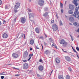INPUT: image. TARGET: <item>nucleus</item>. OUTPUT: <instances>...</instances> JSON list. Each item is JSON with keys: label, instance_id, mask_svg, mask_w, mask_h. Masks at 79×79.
<instances>
[{"label": "nucleus", "instance_id": "10", "mask_svg": "<svg viewBox=\"0 0 79 79\" xmlns=\"http://www.w3.org/2000/svg\"><path fill=\"white\" fill-rule=\"evenodd\" d=\"M60 59L58 58H56V61L57 63H60Z\"/></svg>", "mask_w": 79, "mask_h": 79}, {"label": "nucleus", "instance_id": "28", "mask_svg": "<svg viewBox=\"0 0 79 79\" xmlns=\"http://www.w3.org/2000/svg\"><path fill=\"white\" fill-rule=\"evenodd\" d=\"M31 54H30L29 55V56L30 57L28 59V61H29L30 60H31Z\"/></svg>", "mask_w": 79, "mask_h": 79}, {"label": "nucleus", "instance_id": "41", "mask_svg": "<svg viewBox=\"0 0 79 79\" xmlns=\"http://www.w3.org/2000/svg\"><path fill=\"white\" fill-rule=\"evenodd\" d=\"M28 11H29V12H30V13H31V12H32V11H31V10L29 9H28Z\"/></svg>", "mask_w": 79, "mask_h": 79}, {"label": "nucleus", "instance_id": "17", "mask_svg": "<svg viewBox=\"0 0 79 79\" xmlns=\"http://www.w3.org/2000/svg\"><path fill=\"white\" fill-rule=\"evenodd\" d=\"M43 16L45 17H47V16H48L49 17V15H48V12H45L43 15Z\"/></svg>", "mask_w": 79, "mask_h": 79}, {"label": "nucleus", "instance_id": "8", "mask_svg": "<svg viewBox=\"0 0 79 79\" xmlns=\"http://www.w3.org/2000/svg\"><path fill=\"white\" fill-rule=\"evenodd\" d=\"M77 0H73V4H74L76 6H77V5H78V4L77 3Z\"/></svg>", "mask_w": 79, "mask_h": 79}, {"label": "nucleus", "instance_id": "49", "mask_svg": "<svg viewBox=\"0 0 79 79\" xmlns=\"http://www.w3.org/2000/svg\"><path fill=\"white\" fill-rule=\"evenodd\" d=\"M54 23V20H53L51 21V23Z\"/></svg>", "mask_w": 79, "mask_h": 79}, {"label": "nucleus", "instance_id": "42", "mask_svg": "<svg viewBox=\"0 0 79 79\" xmlns=\"http://www.w3.org/2000/svg\"><path fill=\"white\" fill-rule=\"evenodd\" d=\"M73 50L74 52H75V53H77L76 51V50H75V49H73Z\"/></svg>", "mask_w": 79, "mask_h": 79}, {"label": "nucleus", "instance_id": "54", "mask_svg": "<svg viewBox=\"0 0 79 79\" xmlns=\"http://www.w3.org/2000/svg\"><path fill=\"white\" fill-rule=\"evenodd\" d=\"M13 69H18L16 68L15 67H13Z\"/></svg>", "mask_w": 79, "mask_h": 79}, {"label": "nucleus", "instance_id": "5", "mask_svg": "<svg viewBox=\"0 0 79 79\" xmlns=\"http://www.w3.org/2000/svg\"><path fill=\"white\" fill-rule=\"evenodd\" d=\"M44 3V0H39L38 4L39 5H40V6H42V5H43Z\"/></svg>", "mask_w": 79, "mask_h": 79}, {"label": "nucleus", "instance_id": "11", "mask_svg": "<svg viewBox=\"0 0 79 79\" xmlns=\"http://www.w3.org/2000/svg\"><path fill=\"white\" fill-rule=\"evenodd\" d=\"M12 56L13 57L15 58H18V55L16 53H13L12 54Z\"/></svg>", "mask_w": 79, "mask_h": 79}, {"label": "nucleus", "instance_id": "21", "mask_svg": "<svg viewBox=\"0 0 79 79\" xmlns=\"http://www.w3.org/2000/svg\"><path fill=\"white\" fill-rule=\"evenodd\" d=\"M30 43L31 45H33L34 43V41L33 40H31L30 41Z\"/></svg>", "mask_w": 79, "mask_h": 79}, {"label": "nucleus", "instance_id": "39", "mask_svg": "<svg viewBox=\"0 0 79 79\" xmlns=\"http://www.w3.org/2000/svg\"><path fill=\"white\" fill-rule=\"evenodd\" d=\"M16 17H15V18L14 21V23H16Z\"/></svg>", "mask_w": 79, "mask_h": 79}, {"label": "nucleus", "instance_id": "48", "mask_svg": "<svg viewBox=\"0 0 79 79\" xmlns=\"http://www.w3.org/2000/svg\"><path fill=\"white\" fill-rule=\"evenodd\" d=\"M61 13H63V9H61Z\"/></svg>", "mask_w": 79, "mask_h": 79}, {"label": "nucleus", "instance_id": "51", "mask_svg": "<svg viewBox=\"0 0 79 79\" xmlns=\"http://www.w3.org/2000/svg\"><path fill=\"white\" fill-rule=\"evenodd\" d=\"M40 39H44V37L43 36H40Z\"/></svg>", "mask_w": 79, "mask_h": 79}, {"label": "nucleus", "instance_id": "14", "mask_svg": "<svg viewBox=\"0 0 79 79\" xmlns=\"http://www.w3.org/2000/svg\"><path fill=\"white\" fill-rule=\"evenodd\" d=\"M65 59L67 61H71V59L70 57L68 56H66L65 57Z\"/></svg>", "mask_w": 79, "mask_h": 79}, {"label": "nucleus", "instance_id": "13", "mask_svg": "<svg viewBox=\"0 0 79 79\" xmlns=\"http://www.w3.org/2000/svg\"><path fill=\"white\" fill-rule=\"evenodd\" d=\"M27 55H28V52H25L23 55L24 58H26L27 56Z\"/></svg>", "mask_w": 79, "mask_h": 79}, {"label": "nucleus", "instance_id": "3", "mask_svg": "<svg viewBox=\"0 0 79 79\" xmlns=\"http://www.w3.org/2000/svg\"><path fill=\"white\" fill-rule=\"evenodd\" d=\"M20 6V3L19 2H17L16 3L15 5V10H17L18 8Z\"/></svg>", "mask_w": 79, "mask_h": 79}, {"label": "nucleus", "instance_id": "46", "mask_svg": "<svg viewBox=\"0 0 79 79\" xmlns=\"http://www.w3.org/2000/svg\"><path fill=\"white\" fill-rule=\"evenodd\" d=\"M37 76L38 77H40V76L39 74H37Z\"/></svg>", "mask_w": 79, "mask_h": 79}, {"label": "nucleus", "instance_id": "43", "mask_svg": "<svg viewBox=\"0 0 79 79\" xmlns=\"http://www.w3.org/2000/svg\"><path fill=\"white\" fill-rule=\"evenodd\" d=\"M1 79H4V76H2L1 77Z\"/></svg>", "mask_w": 79, "mask_h": 79}, {"label": "nucleus", "instance_id": "50", "mask_svg": "<svg viewBox=\"0 0 79 79\" xmlns=\"http://www.w3.org/2000/svg\"><path fill=\"white\" fill-rule=\"evenodd\" d=\"M15 76H19V74H16V75H15Z\"/></svg>", "mask_w": 79, "mask_h": 79}, {"label": "nucleus", "instance_id": "29", "mask_svg": "<svg viewBox=\"0 0 79 79\" xmlns=\"http://www.w3.org/2000/svg\"><path fill=\"white\" fill-rule=\"evenodd\" d=\"M60 8H63V3L60 2Z\"/></svg>", "mask_w": 79, "mask_h": 79}, {"label": "nucleus", "instance_id": "63", "mask_svg": "<svg viewBox=\"0 0 79 79\" xmlns=\"http://www.w3.org/2000/svg\"><path fill=\"white\" fill-rule=\"evenodd\" d=\"M71 56H75L73 55H71Z\"/></svg>", "mask_w": 79, "mask_h": 79}, {"label": "nucleus", "instance_id": "22", "mask_svg": "<svg viewBox=\"0 0 79 79\" xmlns=\"http://www.w3.org/2000/svg\"><path fill=\"white\" fill-rule=\"evenodd\" d=\"M35 31L37 33H39V29L38 27H36L35 29Z\"/></svg>", "mask_w": 79, "mask_h": 79}, {"label": "nucleus", "instance_id": "2", "mask_svg": "<svg viewBox=\"0 0 79 79\" xmlns=\"http://www.w3.org/2000/svg\"><path fill=\"white\" fill-rule=\"evenodd\" d=\"M74 14L73 15V16L75 18H76L79 19V12H74Z\"/></svg>", "mask_w": 79, "mask_h": 79}, {"label": "nucleus", "instance_id": "56", "mask_svg": "<svg viewBox=\"0 0 79 79\" xmlns=\"http://www.w3.org/2000/svg\"><path fill=\"white\" fill-rule=\"evenodd\" d=\"M30 50H31H31H32V48H30Z\"/></svg>", "mask_w": 79, "mask_h": 79}, {"label": "nucleus", "instance_id": "20", "mask_svg": "<svg viewBox=\"0 0 79 79\" xmlns=\"http://www.w3.org/2000/svg\"><path fill=\"white\" fill-rule=\"evenodd\" d=\"M58 78L59 79H64L63 78V76L62 75H59L58 76Z\"/></svg>", "mask_w": 79, "mask_h": 79}, {"label": "nucleus", "instance_id": "12", "mask_svg": "<svg viewBox=\"0 0 79 79\" xmlns=\"http://www.w3.org/2000/svg\"><path fill=\"white\" fill-rule=\"evenodd\" d=\"M69 20L71 22H73L74 21V19L73 17H71L69 18Z\"/></svg>", "mask_w": 79, "mask_h": 79}, {"label": "nucleus", "instance_id": "52", "mask_svg": "<svg viewBox=\"0 0 79 79\" xmlns=\"http://www.w3.org/2000/svg\"><path fill=\"white\" fill-rule=\"evenodd\" d=\"M71 39L72 41H73V40H74V38L73 37H72Z\"/></svg>", "mask_w": 79, "mask_h": 79}, {"label": "nucleus", "instance_id": "19", "mask_svg": "<svg viewBox=\"0 0 79 79\" xmlns=\"http://www.w3.org/2000/svg\"><path fill=\"white\" fill-rule=\"evenodd\" d=\"M63 47H67V45H68V42H67L65 41L64 44H63Z\"/></svg>", "mask_w": 79, "mask_h": 79}, {"label": "nucleus", "instance_id": "15", "mask_svg": "<svg viewBox=\"0 0 79 79\" xmlns=\"http://www.w3.org/2000/svg\"><path fill=\"white\" fill-rule=\"evenodd\" d=\"M2 37L3 38L6 39V38H7V37H8V35L6 33H4L3 34Z\"/></svg>", "mask_w": 79, "mask_h": 79}, {"label": "nucleus", "instance_id": "33", "mask_svg": "<svg viewBox=\"0 0 79 79\" xmlns=\"http://www.w3.org/2000/svg\"><path fill=\"white\" fill-rule=\"evenodd\" d=\"M5 9H8V6L7 5H6L5 6Z\"/></svg>", "mask_w": 79, "mask_h": 79}, {"label": "nucleus", "instance_id": "6", "mask_svg": "<svg viewBox=\"0 0 79 79\" xmlns=\"http://www.w3.org/2000/svg\"><path fill=\"white\" fill-rule=\"evenodd\" d=\"M69 8L71 10H73L74 9V6L71 4H69Z\"/></svg>", "mask_w": 79, "mask_h": 79}, {"label": "nucleus", "instance_id": "24", "mask_svg": "<svg viewBox=\"0 0 79 79\" xmlns=\"http://www.w3.org/2000/svg\"><path fill=\"white\" fill-rule=\"evenodd\" d=\"M68 12L69 14H73V10H69Z\"/></svg>", "mask_w": 79, "mask_h": 79}, {"label": "nucleus", "instance_id": "34", "mask_svg": "<svg viewBox=\"0 0 79 79\" xmlns=\"http://www.w3.org/2000/svg\"><path fill=\"white\" fill-rule=\"evenodd\" d=\"M68 69H69V71H70L71 72V71H72V70L71 69V68H68Z\"/></svg>", "mask_w": 79, "mask_h": 79}, {"label": "nucleus", "instance_id": "40", "mask_svg": "<svg viewBox=\"0 0 79 79\" xmlns=\"http://www.w3.org/2000/svg\"><path fill=\"white\" fill-rule=\"evenodd\" d=\"M44 10H45V11H47V10H48V8H47V7H46L45 8V9H44Z\"/></svg>", "mask_w": 79, "mask_h": 79}, {"label": "nucleus", "instance_id": "36", "mask_svg": "<svg viewBox=\"0 0 79 79\" xmlns=\"http://www.w3.org/2000/svg\"><path fill=\"white\" fill-rule=\"evenodd\" d=\"M6 21H5V20H3V24H5L6 23Z\"/></svg>", "mask_w": 79, "mask_h": 79}, {"label": "nucleus", "instance_id": "25", "mask_svg": "<svg viewBox=\"0 0 79 79\" xmlns=\"http://www.w3.org/2000/svg\"><path fill=\"white\" fill-rule=\"evenodd\" d=\"M79 10V8L78 7H77L76 8V9H75V10L76 11H75V12H79V11H78V10Z\"/></svg>", "mask_w": 79, "mask_h": 79}, {"label": "nucleus", "instance_id": "7", "mask_svg": "<svg viewBox=\"0 0 79 79\" xmlns=\"http://www.w3.org/2000/svg\"><path fill=\"white\" fill-rule=\"evenodd\" d=\"M26 18L23 17H22L21 19V22L23 24H24L26 23Z\"/></svg>", "mask_w": 79, "mask_h": 79}, {"label": "nucleus", "instance_id": "44", "mask_svg": "<svg viewBox=\"0 0 79 79\" xmlns=\"http://www.w3.org/2000/svg\"><path fill=\"white\" fill-rule=\"evenodd\" d=\"M23 62H24V63H26V62H27V60H23Z\"/></svg>", "mask_w": 79, "mask_h": 79}, {"label": "nucleus", "instance_id": "32", "mask_svg": "<svg viewBox=\"0 0 79 79\" xmlns=\"http://www.w3.org/2000/svg\"><path fill=\"white\" fill-rule=\"evenodd\" d=\"M76 49L77 51H78V52H79V48L78 47H76Z\"/></svg>", "mask_w": 79, "mask_h": 79}, {"label": "nucleus", "instance_id": "64", "mask_svg": "<svg viewBox=\"0 0 79 79\" xmlns=\"http://www.w3.org/2000/svg\"><path fill=\"white\" fill-rule=\"evenodd\" d=\"M33 56V54H32H32H31V56Z\"/></svg>", "mask_w": 79, "mask_h": 79}, {"label": "nucleus", "instance_id": "26", "mask_svg": "<svg viewBox=\"0 0 79 79\" xmlns=\"http://www.w3.org/2000/svg\"><path fill=\"white\" fill-rule=\"evenodd\" d=\"M66 79H70L71 78H70V77L69 75H67L66 76Z\"/></svg>", "mask_w": 79, "mask_h": 79}, {"label": "nucleus", "instance_id": "61", "mask_svg": "<svg viewBox=\"0 0 79 79\" xmlns=\"http://www.w3.org/2000/svg\"><path fill=\"white\" fill-rule=\"evenodd\" d=\"M44 35H45V36L46 38H47V35L46 34H44Z\"/></svg>", "mask_w": 79, "mask_h": 79}, {"label": "nucleus", "instance_id": "62", "mask_svg": "<svg viewBox=\"0 0 79 79\" xmlns=\"http://www.w3.org/2000/svg\"><path fill=\"white\" fill-rule=\"evenodd\" d=\"M2 25V22H1V21H0V26H1Z\"/></svg>", "mask_w": 79, "mask_h": 79}, {"label": "nucleus", "instance_id": "31", "mask_svg": "<svg viewBox=\"0 0 79 79\" xmlns=\"http://www.w3.org/2000/svg\"><path fill=\"white\" fill-rule=\"evenodd\" d=\"M73 25H74V26H77V22H75L73 23Z\"/></svg>", "mask_w": 79, "mask_h": 79}, {"label": "nucleus", "instance_id": "47", "mask_svg": "<svg viewBox=\"0 0 79 79\" xmlns=\"http://www.w3.org/2000/svg\"><path fill=\"white\" fill-rule=\"evenodd\" d=\"M2 1L0 0V5H2Z\"/></svg>", "mask_w": 79, "mask_h": 79}, {"label": "nucleus", "instance_id": "59", "mask_svg": "<svg viewBox=\"0 0 79 79\" xmlns=\"http://www.w3.org/2000/svg\"><path fill=\"white\" fill-rule=\"evenodd\" d=\"M69 25H71V26L73 24L71 23H69Z\"/></svg>", "mask_w": 79, "mask_h": 79}, {"label": "nucleus", "instance_id": "37", "mask_svg": "<svg viewBox=\"0 0 79 79\" xmlns=\"http://www.w3.org/2000/svg\"><path fill=\"white\" fill-rule=\"evenodd\" d=\"M24 36V34L22 33L21 35V37H23Z\"/></svg>", "mask_w": 79, "mask_h": 79}, {"label": "nucleus", "instance_id": "27", "mask_svg": "<svg viewBox=\"0 0 79 79\" xmlns=\"http://www.w3.org/2000/svg\"><path fill=\"white\" fill-rule=\"evenodd\" d=\"M45 54L47 55L48 53V50H46L44 52Z\"/></svg>", "mask_w": 79, "mask_h": 79}, {"label": "nucleus", "instance_id": "60", "mask_svg": "<svg viewBox=\"0 0 79 79\" xmlns=\"http://www.w3.org/2000/svg\"><path fill=\"white\" fill-rule=\"evenodd\" d=\"M55 47V48H56V49H58V48H57V47L56 46V45Z\"/></svg>", "mask_w": 79, "mask_h": 79}, {"label": "nucleus", "instance_id": "57", "mask_svg": "<svg viewBox=\"0 0 79 79\" xmlns=\"http://www.w3.org/2000/svg\"><path fill=\"white\" fill-rule=\"evenodd\" d=\"M36 48V49H39V48H38V47H37V45Z\"/></svg>", "mask_w": 79, "mask_h": 79}, {"label": "nucleus", "instance_id": "53", "mask_svg": "<svg viewBox=\"0 0 79 79\" xmlns=\"http://www.w3.org/2000/svg\"><path fill=\"white\" fill-rule=\"evenodd\" d=\"M39 61L40 62H42V60L41 59H40Z\"/></svg>", "mask_w": 79, "mask_h": 79}, {"label": "nucleus", "instance_id": "35", "mask_svg": "<svg viewBox=\"0 0 79 79\" xmlns=\"http://www.w3.org/2000/svg\"><path fill=\"white\" fill-rule=\"evenodd\" d=\"M56 45V44H55L54 43H53L52 46V47H55Z\"/></svg>", "mask_w": 79, "mask_h": 79}, {"label": "nucleus", "instance_id": "18", "mask_svg": "<svg viewBox=\"0 0 79 79\" xmlns=\"http://www.w3.org/2000/svg\"><path fill=\"white\" fill-rule=\"evenodd\" d=\"M29 18H34V14L33 13H31L30 14H29Z\"/></svg>", "mask_w": 79, "mask_h": 79}, {"label": "nucleus", "instance_id": "4", "mask_svg": "<svg viewBox=\"0 0 79 79\" xmlns=\"http://www.w3.org/2000/svg\"><path fill=\"white\" fill-rule=\"evenodd\" d=\"M29 65L27 63H25L23 65V68L24 69H26L28 68Z\"/></svg>", "mask_w": 79, "mask_h": 79}, {"label": "nucleus", "instance_id": "55", "mask_svg": "<svg viewBox=\"0 0 79 79\" xmlns=\"http://www.w3.org/2000/svg\"><path fill=\"white\" fill-rule=\"evenodd\" d=\"M44 44L45 45H47V43L45 42H44Z\"/></svg>", "mask_w": 79, "mask_h": 79}, {"label": "nucleus", "instance_id": "45", "mask_svg": "<svg viewBox=\"0 0 79 79\" xmlns=\"http://www.w3.org/2000/svg\"><path fill=\"white\" fill-rule=\"evenodd\" d=\"M14 11L15 13H17V12H18V10H14Z\"/></svg>", "mask_w": 79, "mask_h": 79}, {"label": "nucleus", "instance_id": "9", "mask_svg": "<svg viewBox=\"0 0 79 79\" xmlns=\"http://www.w3.org/2000/svg\"><path fill=\"white\" fill-rule=\"evenodd\" d=\"M38 69L40 71H43L44 67L42 65H40L38 67Z\"/></svg>", "mask_w": 79, "mask_h": 79}, {"label": "nucleus", "instance_id": "16", "mask_svg": "<svg viewBox=\"0 0 79 79\" xmlns=\"http://www.w3.org/2000/svg\"><path fill=\"white\" fill-rule=\"evenodd\" d=\"M65 42L66 41H65V40H64L62 39L60 40V44L61 45H63V44H64Z\"/></svg>", "mask_w": 79, "mask_h": 79}, {"label": "nucleus", "instance_id": "23", "mask_svg": "<svg viewBox=\"0 0 79 79\" xmlns=\"http://www.w3.org/2000/svg\"><path fill=\"white\" fill-rule=\"evenodd\" d=\"M6 72H4L0 74V75H1L2 76L3 75H6Z\"/></svg>", "mask_w": 79, "mask_h": 79}, {"label": "nucleus", "instance_id": "30", "mask_svg": "<svg viewBox=\"0 0 79 79\" xmlns=\"http://www.w3.org/2000/svg\"><path fill=\"white\" fill-rule=\"evenodd\" d=\"M60 26H63V23H62V22H61V20H60Z\"/></svg>", "mask_w": 79, "mask_h": 79}, {"label": "nucleus", "instance_id": "58", "mask_svg": "<svg viewBox=\"0 0 79 79\" xmlns=\"http://www.w3.org/2000/svg\"><path fill=\"white\" fill-rule=\"evenodd\" d=\"M77 32L79 33V28L77 29Z\"/></svg>", "mask_w": 79, "mask_h": 79}, {"label": "nucleus", "instance_id": "38", "mask_svg": "<svg viewBox=\"0 0 79 79\" xmlns=\"http://www.w3.org/2000/svg\"><path fill=\"white\" fill-rule=\"evenodd\" d=\"M49 40H50V42H52V39L51 38H49Z\"/></svg>", "mask_w": 79, "mask_h": 79}, {"label": "nucleus", "instance_id": "1", "mask_svg": "<svg viewBox=\"0 0 79 79\" xmlns=\"http://www.w3.org/2000/svg\"><path fill=\"white\" fill-rule=\"evenodd\" d=\"M52 29L54 31H56L58 29V27L56 24H54L53 25Z\"/></svg>", "mask_w": 79, "mask_h": 79}]
</instances>
